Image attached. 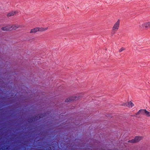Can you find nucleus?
Here are the masks:
<instances>
[{
	"label": "nucleus",
	"instance_id": "obj_1",
	"mask_svg": "<svg viewBox=\"0 0 150 150\" xmlns=\"http://www.w3.org/2000/svg\"><path fill=\"white\" fill-rule=\"evenodd\" d=\"M45 113L38 115L36 116H35L28 119L27 121L29 123H31L33 122L37 121L41 118H43V117H45Z\"/></svg>",
	"mask_w": 150,
	"mask_h": 150
},
{
	"label": "nucleus",
	"instance_id": "obj_2",
	"mask_svg": "<svg viewBox=\"0 0 150 150\" xmlns=\"http://www.w3.org/2000/svg\"><path fill=\"white\" fill-rule=\"evenodd\" d=\"M120 25V20H118L117 22L115 24L113 28V30L116 31L118 29Z\"/></svg>",
	"mask_w": 150,
	"mask_h": 150
},
{
	"label": "nucleus",
	"instance_id": "obj_3",
	"mask_svg": "<svg viewBox=\"0 0 150 150\" xmlns=\"http://www.w3.org/2000/svg\"><path fill=\"white\" fill-rule=\"evenodd\" d=\"M76 97H72L68 98L65 100V102L66 103H68L73 101L76 100Z\"/></svg>",
	"mask_w": 150,
	"mask_h": 150
},
{
	"label": "nucleus",
	"instance_id": "obj_4",
	"mask_svg": "<svg viewBox=\"0 0 150 150\" xmlns=\"http://www.w3.org/2000/svg\"><path fill=\"white\" fill-rule=\"evenodd\" d=\"M145 109H141L139 110V111L137 112L136 115H145Z\"/></svg>",
	"mask_w": 150,
	"mask_h": 150
},
{
	"label": "nucleus",
	"instance_id": "obj_5",
	"mask_svg": "<svg viewBox=\"0 0 150 150\" xmlns=\"http://www.w3.org/2000/svg\"><path fill=\"white\" fill-rule=\"evenodd\" d=\"M1 29L3 31H8L11 30L12 29L10 28V26L9 25L2 28Z\"/></svg>",
	"mask_w": 150,
	"mask_h": 150
},
{
	"label": "nucleus",
	"instance_id": "obj_6",
	"mask_svg": "<svg viewBox=\"0 0 150 150\" xmlns=\"http://www.w3.org/2000/svg\"><path fill=\"white\" fill-rule=\"evenodd\" d=\"M17 13V12L16 11H12L8 13L7 14V16L8 17L12 16L16 14Z\"/></svg>",
	"mask_w": 150,
	"mask_h": 150
},
{
	"label": "nucleus",
	"instance_id": "obj_7",
	"mask_svg": "<svg viewBox=\"0 0 150 150\" xmlns=\"http://www.w3.org/2000/svg\"><path fill=\"white\" fill-rule=\"evenodd\" d=\"M38 31V28L36 27L31 29L30 30V33H34Z\"/></svg>",
	"mask_w": 150,
	"mask_h": 150
},
{
	"label": "nucleus",
	"instance_id": "obj_8",
	"mask_svg": "<svg viewBox=\"0 0 150 150\" xmlns=\"http://www.w3.org/2000/svg\"><path fill=\"white\" fill-rule=\"evenodd\" d=\"M142 139V137L137 136L136 137L134 138V140L135 142H137L141 140Z\"/></svg>",
	"mask_w": 150,
	"mask_h": 150
},
{
	"label": "nucleus",
	"instance_id": "obj_9",
	"mask_svg": "<svg viewBox=\"0 0 150 150\" xmlns=\"http://www.w3.org/2000/svg\"><path fill=\"white\" fill-rule=\"evenodd\" d=\"M38 31L39 32H43L47 30L48 28H43V27H38Z\"/></svg>",
	"mask_w": 150,
	"mask_h": 150
},
{
	"label": "nucleus",
	"instance_id": "obj_10",
	"mask_svg": "<svg viewBox=\"0 0 150 150\" xmlns=\"http://www.w3.org/2000/svg\"><path fill=\"white\" fill-rule=\"evenodd\" d=\"M143 27H145L146 28L150 27V21L142 25Z\"/></svg>",
	"mask_w": 150,
	"mask_h": 150
},
{
	"label": "nucleus",
	"instance_id": "obj_11",
	"mask_svg": "<svg viewBox=\"0 0 150 150\" xmlns=\"http://www.w3.org/2000/svg\"><path fill=\"white\" fill-rule=\"evenodd\" d=\"M126 104L127 106H128L129 108H132L134 105V104L131 102H129L128 103H127V104Z\"/></svg>",
	"mask_w": 150,
	"mask_h": 150
},
{
	"label": "nucleus",
	"instance_id": "obj_12",
	"mask_svg": "<svg viewBox=\"0 0 150 150\" xmlns=\"http://www.w3.org/2000/svg\"><path fill=\"white\" fill-rule=\"evenodd\" d=\"M19 27V26L18 25H13L12 26H10V28L11 29V30H16V29L18 28Z\"/></svg>",
	"mask_w": 150,
	"mask_h": 150
},
{
	"label": "nucleus",
	"instance_id": "obj_13",
	"mask_svg": "<svg viewBox=\"0 0 150 150\" xmlns=\"http://www.w3.org/2000/svg\"><path fill=\"white\" fill-rule=\"evenodd\" d=\"M145 115L147 117H150V112L147 111L146 110L145 112Z\"/></svg>",
	"mask_w": 150,
	"mask_h": 150
},
{
	"label": "nucleus",
	"instance_id": "obj_14",
	"mask_svg": "<svg viewBox=\"0 0 150 150\" xmlns=\"http://www.w3.org/2000/svg\"><path fill=\"white\" fill-rule=\"evenodd\" d=\"M128 142H130V143H135L134 139H132L131 140H129L128 141Z\"/></svg>",
	"mask_w": 150,
	"mask_h": 150
},
{
	"label": "nucleus",
	"instance_id": "obj_15",
	"mask_svg": "<svg viewBox=\"0 0 150 150\" xmlns=\"http://www.w3.org/2000/svg\"><path fill=\"white\" fill-rule=\"evenodd\" d=\"M125 50V48L124 47L121 48L119 50V52H121L122 51H123Z\"/></svg>",
	"mask_w": 150,
	"mask_h": 150
},
{
	"label": "nucleus",
	"instance_id": "obj_16",
	"mask_svg": "<svg viewBox=\"0 0 150 150\" xmlns=\"http://www.w3.org/2000/svg\"><path fill=\"white\" fill-rule=\"evenodd\" d=\"M4 150V149H3V150Z\"/></svg>",
	"mask_w": 150,
	"mask_h": 150
}]
</instances>
